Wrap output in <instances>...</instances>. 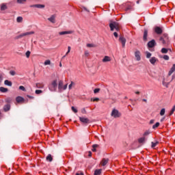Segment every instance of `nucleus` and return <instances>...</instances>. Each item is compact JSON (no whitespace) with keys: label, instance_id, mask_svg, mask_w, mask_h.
<instances>
[{"label":"nucleus","instance_id":"1","mask_svg":"<svg viewBox=\"0 0 175 175\" xmlns=\"http://www.w3.org/2000/svg\"><path fill=\"white\" fill-rule=\"evenodd\" d=\"M159 41L163 44V46H168L170 44V40H169V36L167 33H163L159 38Z\"/></svg>","mask_w":175,"mask_h":175},{"label":"nucleus","instance_id":"2","mask_svg":"<svg viewBox=\"0 0 175 175\" xmlns=\"http://www.w3.org/2000/svg\"><path fill=\"white\" fill-rule=\"evenodd\" d=\"M109 27L111 31H114V29H116V31H118L120 29H121V25H120V23L117 22L111 23L109 24Z\"/></svg>","mask_w":175,"mask_h":175},{"label":"nucleus","instance_id":"3","mask_svg":"<svg viewBox=\"0 0 175 175\" xmlns=\"http://www.w3.org/2000/svg\"><path fill=\"white\" fill-rule=\"evenodd\" d=\"M57 87H58V83H57V79L53 80L51 83V84H49V88L50 91H52V92L57 91Z\"/></svg>","mask_w":175,"mask_h":175},{"label":"nucleus","instance_id":"4","mask_svg":"<svg viewBox=\"0 0 175 175\" xmlns=\"http://www.w3.org/2000/svg\"><path fill=\"white\" fill-rule=\"evenodd\" d=\"M68 88V84L64 85V81H59L58 83V90L59 92L66 90Z\"/></svg>","mask_w":175,"mask_h":175},{"label":"nucleus","instance_id":"5","mask_svg":"<svg viewBox=\"0 0 175 175\" xmlns=\"http://www.w3.org/2000/svg\"><path fill=\"white\" fill-rule=\"evenodd\" d=\"M111 116V117H113L114 118H120V117H121V113H120V111H118V110L114 109L112 110Z\"/></svg>","mask_w":175,"mask_h":175},{"label":"nucleus","instance_id":"6","mask_svg":"<svg viewBox=\"0 0 175 175\" xmlns=\"http://www.w3.org/2000/svg\"><path fill=\"white\" fill-rule=\"evenodd\" d=\"M79 121H81L83 125H88V124L91 123V121L88 118L79 117Z\"/></svg>","mask_w":175,"mask_h":175},{"label":"nucleus","instance_id":"7","mask_svg":"<svg viewBox=\"0 0 175 175\" xmlns=\"http://www.w3.org/2000/svg\"><path fill=\"white\" fill-rule=\"evenodd\" d=\"M119 42L122 43V47L124 49V47H125V43H126V39H125L124 36H120L119 38Z\"/></svg>","mask_w":175,"mask_h":175},{"label":"nucleus","instance_id":"8","mask_svg":"<svg viewBox=\"0 0 175 175\" xmlns=\"http://www.w3.org/2000/svg\"><path fill=\"white\" fill-rule=\"evenodd\" d=\"M147 38H148V30H147V29H145L144 30V36H143L144 42H147L148 40Z\"/></svg>","mask_w":175,"mask_h":175},{"label":"nucleus","instance_id":"9","mask_svg":"<svg viewBox=\"0 0 175 175\" xmlns=\"http://www.w3.org/2000/svg\"><path fill=\"white\" fill-rule=\"evenodd\" d=\"M155 40H152L151 41L148 42V47L149 49H152V47H155Z\"/></svg>","mask_w":175,"mask_h":175},{"label":"nucleus","instance_id":"10","mask_svg":"<svg viewBox=\"0 0 175 175\" xmlns=\"http://www.w3.org/2000/svg\"><path fill=\"white\" fill-rule=\"evenodd\" d=\"M154 32H156L157 35H161V33L163 32V30L159 27H154Z\"/></svg>","mask_w":175,"mask_h":175},{"label":"nucleus","instance_id":"11","mask_svg":"<svg viewBox=\"0 0 175 175\" xmlns=\"http://www.w3.org/2000/svg\"><path fill=\"white\" fill-rule=\"evenodd\" d=\"M135 58H136L137 61H140V59H142V57H140V51H135Z\"/></svg>","mask_w":175,"mask_h":175},{"label":"nucleus","instance_id":"12","mask_svg":"<svg viewBox=\"0 0 175 175\" xmlns=\"http://www.w3.org/2000/svg\"><path fill=\"white\" fill-rule=\"evenodd\" d=\"M108 162H109V159H103L100 162V165L102 166H106V165H107Z\"/></svg>","mask_w":175,"mask_h":175},{"label":"nucleus","instance_id":"13","mask_svg":"<svg viewBox=\"0 0 175 175\" xmlns=\"http://www.w3.org/2000/svg\"><path fill=\"white\" fill-rule=\"evenodd\" d=\"M16 100L17 102V103H24V98L21 97V96H18L16 98Z\"/></svg>","mask_w":175,"mask_h":175},{"label":"nucleus","instance_id":"14","mask_svg":"<svg viewBox=\"0 0 175 175\" xmlns=\"http://www.w3.org/2000/svg\"><path fill=\"white\" fill-rule=\"evenodd\" d=\"M73 31H60L59 32V35L62 36V35H69L72 33Z\"/></svg>","mask_w":175,"mask_h":175},{"label":"nucleus","instance_id":"15","mask_svg":"<svg viewBox=\"0 0 175 175\" xmlns=\"http://www.w3.org/2000/svg\"><path fill=\"white\" fill-rule=\"evenodd\" d=\"M102 61L103 62H110V61H111V57L109 56H105Z\"/></svg>","mask_w":175,"mask_h":175},{"label":"nucleus","instance_id":"16","mask_svg":"<svg viewBox=\"0 0 175 175\" xmlns=\"http://www.w3.org/2000/svg\"><path fill=\"white\" fill-rule=\"evenodd\" d=\"M174 72H175V64H173L172 67L171 68L170 70L168 72V76H172V75Z\"/></svg>","mask_w":175,"mask_h":175},{"label":"nucleus","instance_id":"17","mask_svg":"<svg viewBox=\"0 0 175 175\" xmlns=\"http://www.w3.org/2000/svg\"><path fill=\"white\" fill-rule=\"evenodd\" d=\"M45 5L43 4H36L33 5V8H37L38 9H43Z\"/></svg>","mask_w":175,"mask_h":175},{"label":"nucleus","instance_id":"18","mask_svg":"<svg viewBox=\"0 0 175 175\" xmlns=\"http://www.w3.org/2000/svg\"><path fill=\"white\" fill-rule=\"evenodd\" d=\"M157 61H158V59L155 57L150 59V62L152 64V65H155V62H157Z\"/></svg>","mask_w":175,"mask_h":175},{"label":"nucleus","instance_id":"19","mask_svg":"<svg viewBox=\"0 0 175 175\" xmlns=\"http://www.w3.org/2000/svg\"><path fill=\"white\" fill-rule=\"evenodd\" d=\"M49 21H51V23H55V15H52L51 17L48 18Z\"/></svg>","mask_w":175,"mask_h":175},{"label":"nucleus","instance_id":"20","mask_svg":"<svg viewBox=\"0 0 175 175\" xmlns=\"http://www.w3.org/2000/svg\"><path fill=\"white\" fill-rule=\"evenodd\" d=\"M4 111H9L10 110V104H7L3 107Z\"/></svg>","mask_w":175,"mask_h":175},{"label":"nucleus","instance_id":"21","mask_svg":"<svg viewBox=\"0 0 175 175\" xmlns=\"http://www.w3.org/2000/svg\"><path fill=\"white\" fill-rule=\"evenodd\" d=\"M46 161L48 162H53V156H51V154H48V156L46 158Z\"/></svg>","mask_w":175,"mask_h":175},{"label":"nucleus","instance_id":"22","mask_svg":"<svg viewBox=\"0 0 175 175\" xmlns=\"http://www.w3.org/2000/svg\"><path fill=\"white\" fill-rule=\"evenodd\" d=\"M98 147H99V145H98V144H94V145L92 146V151L93 152H96V148H98Z\"/></svg>","mask_w":175,"mask_h":175},{"label":"nucleus","instance_id":"23","mask_svg":"<svg viewBox=\"0 0 175 175\" xmlns=\"http://www.w3.org/2000/svg\"><path fill=\"white\" fill-rule=\"evenodd\" d=\"M33 33H35V31H29V32H26V33H22L23 36H27L28 35H33Z\"/></svg>","mask_w":175,"mask_h":175},{"label":"nucleus","instance_id":"24","mask_svg":"<svg viewBox=\"0 0 175 175\" xmlns=\"http://www.w3.org/2000/svg\"><path fill=\"white\" fill-rule=\"evenodd\" d=\"M36 87L37 88H43V87H44V84L42 83H37L36 84Z\"/></svg>","mask_w":175,"mask_h":175},{"label":"nucleus","instance_id":"25","mask_svg":"<svg viewBox=\"0 0 175 175\" xmlns=\"http://www.w3.org/2000/svg\"><path fill=\"white\" fill-rule=\"evenodd\" d=\"M102 174V170L100 169V170H96L94 171V175H100Z\"/></svg>","mask_w":175,"mask_h":175},{"label":"nucleus","instance_id":"26","mask_svg":"<svg viewBox=\"0 0 175 175\" xmlns=\"http://www.w3.org/2000/svg\"><path fill=\"white\" fill-rule=\"evenodd\" d=\"M4 83L5 85H8L9 87H12V81H10L9 80H5L4 81Z\"/></svg>","mask_w":175,"mask_h":175},{"label":"nucleus","instance_id":"27","mask_svg":"<svg viewBox=\"0 0 175 175\" xmlns=\"http://www.w3.org/2000/svg\"><path fill=\"white\" fill-rule=\"evenodd\" d=\"M6 9H8V5L5 3L1 4V10H6Z\"/></svg>","mask_w":175,"mask_h":175},{"label":"nucleus","instance_id":"28","mask_svg":"<svg viewBox=\"0 0 175 175\" xmlns=\"http://www.w3.org/2000/svg\"><path fill=\"white\" fill-rule=\"evenodd\" d=\"M8 89L3 87H0V92H8Z\"/></svg>","mask_w":175,"mask_h":175},{"label":"nucleus","instance_id":"29","mask_svg":"<svg viewBox=\"0 0 175 175\" xmlns=\"http://www.w3.org/2000/svg\"><path fill=\"white\" fill-rule=\"evenodd\" d=\"M167 51H169V49H166V48H163L161 49V53L163 54H167Z\"/></svg>","mask_w":175,"mask_h":175},{"label":"nucleus","instance_id":"30","mask_svg":"<svg viewBox=\"0 0 175 175\" xmlns=\"http://www.w3.org/2000/svg\"><path fill=\"white\" fill-rule=\"evenodd\" d=\"M139 143H144L146 142V138L145 137H141L138 139Z\"/></svg>","mask_w":175,"mask_h":175},{"label":"nucleus","instance_id":"31","mask_svg":"<svg viewBox=\"0 0 175 175\" xmlns=\"http://www.w3.org/2000/svg\"><path fill=\"white\" fill-rule=\"evenodd\" d=\"M157 144H159V142H158V141H157L156 142H152V148H155V146H156Z\"/></svg>","mask_w":175,"mask_h":175},{"label":"nucleus","instance_id":"32","mask_svg":"<svg viewBox=\"0 0 175 175\" xmlns=\"http://www.w3.org/2000/svg\"><path fill=\"white\" fill-rule=\"evenodd\" d=\"M44 65H51V61L50 59H47L44 62Z\"/></svg>","mask_w":175,"mask_h":175},{"label":"nucleus","instance_id":"33","mask_svg":"<svg viewBox=\"0 0 175 175\" xmlns=\"http://www.w3.org/2000/svg\"><path fill=\"white\" fill-rule=\"evenodd\" d=\"M16 21H17V23H23V17L18 16V17L16 18Z\"/></svg>","mask_w":175,"mask_h":175},{"label":"nucleus","instance_id":"34","mask_svg":"<svg viewBox=\"0 0 175 175\" xmlns=\"http://www.w3.org/2000/svg\"><path fill=\"white\" fill-rule=\"evenodd\" d=\"M165 108H163L161 111H160V116H165Z\"/></svg>","mask_w":175,"mask_h":175},{"label":"nucleus","instance_id":"35","mask_svg":"<svg viewBox=\"0 0 175 175\" xmlns=\"http://www.w3.org/2000/svg\"><path fill=\"white\" fill-rule=\"evenodd\" d=\"M175 111V105L173 106L170 113V116H172L173 114V113H174Z\"/></svg>","mask_w":175,"mask_h":175},{"label":"nucleus","instance_id":"36","mask_svg":"<svg viewBox=\"0 0 175 175\" xmlns=\"http://www.w3.org/2000/svg\"><path fill=\"white\" fill-rule=\"evenodd\" d=\"M17 3H25L27 2V0H17Z\"/></svg>","mask_w":175,"mask_h":175},{"label":"nucleus","instance_id":"37","mask_svg":"<svg viewBox=\"0 0 175 175\" xmlns=\"http://www.w3.org/2000/svg\"><path fill=\"white\" fill-rule=\"evenodd\" d=\"M73 85H75V82L71 81L70 84L68 86L69 90H72V87H73Z\"/></svg>","mask_w":175,"mask_h":175},{"label":"nucleus","instance_id":"38","mask_svg":"<svg viewBox=\"0 0 175 175\" xmlns=\"http://www.w3.org/2000/svg\"><path fill=\"white\" fill-rule=\"evenodd\" d=\"M159 126V122H157L154 125L152 126V129H155L156 128H158Z\"/></svg>","mask_w":175,"mask_h":175},{"label":"nucleus","instance_id":"39","mask_svg":"<svg viewBox=\"0 0 175 175\" xmlns=\"http://www.w3.org/2000/svg\"><path fill=\"white\" fill-rule=\"evenodd\" d=\"M87 47H96V45L94 44H87Z\"/></svg>","mask_w":175,"mask_h":175},{"label":"nucleus","instance_id":"40","mask_svg":"<svg viewBox=\"0 0 175 175\" xmlns=\"http://www.w3.org/2000/svg\"><path fill=\"white\" fill-rule=\"evenodd\" d=\"M100 91V88H96L94 90V94H98Z\"/></svg>","mask_w":175,"mask_h":175},{"label":"nucleus","instance_id":"41","mask_svg":"<svg viewBox=\"0 0 175 175\" xmlns=\"http://www.w3.org/2000/svg\"><path fill=\"white\" fill-rule=\"evenodd\" d=\"M29 55H31V51H27L26 52V57H27V58H29Z\"/></svg>","mask_w":175,"mask_h":175},{"label":"nucleus","instance_id":"42","mask_svg":"<svg viewBox=\"0 0 175 175\" xmlns=\"http://www.w3.org/2000/svg\"><path fill=\"white\" fill-rule=\"evenodd\" d=\"M10 75H11V76H14L16 75V71L10 70Z\"/></svg>","mask_w":175,"mask_h":175},{"label":"nucleus","instance_id":"43","mask_svg":"<svg viewBox=\"0 0 175 175\" xmlns=\"http://www.w3.org/2000/svg\"><path fill=\"white\" fill-rule=\"evenodd\" d=\"M42 92H43L42 90H36V94L37 95H39V94H42Z\"/></svg>","mask_w":175,"mask_h":175},{"label":"nucleus","instance_id":"44","mask_svg":"<svg viewBox=\"0 0 175 175\" xmlns=\"http://www.w3.org/2000/svg\"><path fill=\"white\" fill-rule=\"evenodd\" d=\"M163 59H165V61H169V56L167 55H164Z\"/></svg>","mask_w":175,"mask_h":175},{"label":"nucleus","instance_id":"45","mask_svg":"<svg viewBox=\"0 0 175 175\" xmlns=\"http://www.w3.org/2000/svg\"><path fill=\"white\" fill-rule=\"evenodd\" d=\"M82 114H87V111L85 110V108H83L81 109Z\"/></svg>","mask_w":175,"mask_h":175},{"label":"nucleus","instance_id":"46","mask_svg":"<svg viewBox=\"0 0 175 175\" xmlns=\"http://www.w3.org/2000/svg\"><path fill=\"white\" fill-rule=\"evenodd\" d=\"M85 57H90V52H88V51H85Z\"/></svg>","mask_w":175,"mask_h":175},{"label":"nucleus","instance_id":"47","mask_svg":"<svg viewBox=\"0 0 175 175\" xmlns=\"http://www.w3.org/2000/svg\"><path fill=\"white\" fill-rule=\"evenodd\" d=\"M72 111H74V113H77V109L76 108H75V107H71Z\"/></svg>","mask_w":175,"mask_h":175},{"label":"nucleus","instance_id":"48","mask_svg":"<svg viewBox=\"0 0 175 175\" xmlns=\"http://www.w3.org/2000/svg\"><path fill=\"white\" fill-rule=\"evenodd\" d=\"M19 90H21V91H25V88L24 86H20Z\"/></svg>","mask_w":175,"mask_h":175},{"label":"nucleus","instance_id":"49","mask_svg":"<svg viewBox=\"0 0 175 175\" xmlns=\"http://www.w3.org/2000/svg\"><path fill=\"white\" fill-rule=\"evenodd\" d=\"M70 46H68V51H67V53H66V55H68V54H69L70 53Z\"/></svg>","mask_w":175,"mask_h":175},{"label":"nucleus","instance_id":"50","mask_svg":"<svg viewBox=\"0 0 175 175\" xmlns=\"http://www.w3.org/2000/svg\"><path fill=\"white\" fill-rule=\"evenodd\" d=\"M23 34H21V35L16 36V37L15 38V39H20V38H23Z\"/></svg>","mask_w":175,"mask_h":175},{"label":"nucleus","instance_id":"51","mask_svg":"<svg viewBox=\"0 0 175 175\" xmlns=\"http://www.w3.org/2000/svg\"><path fill=\"white\" fill-rule=\"evenodd\" d=\"M146 57H147L148 58H150V57H151V53H150V52H148V53H146Z\"/></svg>","mask_w":175,"mask_h":175},{"label":"nucleus","instance_id":"52","mask_svg":"<svg viewBox=\"0 0 175 175\" xmlns=\"http://www.w3.org/2000/svg\"><path fill=\"white\" fill-rule=\"evenodd\" d=\"M148 135H150V131H146V132L144 133V136H148Z\"/></svg>","mask_w":175,"mask_h":175},{"label":"nucleus","instance_id":"53","mask_svg":"<svg viewBox=\"0 0 175 175\" xmlns=\"http://www.w3.org/2000/svg\"><path fill=\"white\" fill-rule=\"evenodd\" d=\"M93 102H99V98H95L93 99Z\"/></svg>","mask_w":175,"mask_h":175},{"label":"nucleus","instance_id":"54","mask_svg":"<svg viewBox=\"0 0 175 175\" xmlns=\"http://www.w3.org/2000/svg\"><path fill=\"white\" fill-rule=\"evenodd\" d=\"M113 36H115V38H118V33L117 32H114Z\"/></svg>","mask_w":175,"mask_h":175},{"label":"nucleus","instance_id":"55","mask_svg":"<svg viewBox=\"0 0 175 175\" xmlns=\"http://www.w3.org/2000/svg\"><path fill=\"white\" fill-rule=\"evenodd\" d=\"M27 98H29V99H33V96L29 95H27Z\"/></svg>","mask_w":175,"mask_h":175},{"label":"nucleus","instance_id":"56","mask_svg":"<svg viewBox=\"0 0 175 175\" xmlns=\"http://www.w3.org/2000/svg\"><path fill=\"white\" fill-rule=\"evenodd\" d=\"M88 157H92V152L91 151L88 152Z\"/></svg>","mask_w":175,"mask_h":175},{"label":"nucleus","instance_id":"57","mask_svg":"<svg viewBox=\"0 0 175 175\" xmlns=\"http://www.w3.org/2000/svg\"><path fill=\"white\" fill-rule=\"evenodd\" d=\"M154 122H155V120H151L150 121V124H154Z\"/></svg>","mask_w":175,"mask_h":175},{"label":"nucleus","instance_id":"58","mask_svg":"<svg viewBox=\"0 0 175 175\" xmlns=\"http://www.w3.org/2000/svg\"><path fill=\"white\" fill-rule=\"evenodd\" d=\"M83 9H84V10H85L86 12H90V10H89L88 9H87V8L83 7Z\"/></svg>","mask_w":175,"mask_h":175},{"label":"nucleus","instance_id":"59","mask_svg":"<svg viewBox=\"0 0 175 175\" xmlns=\"http://www.w3.org/2000/svg\"><path fill=\"white\" fill-rule=\"evenodd\" d=\"M76 175H84V174L83 172H80V173H77Z\"/></svg>","mask_w":175,"mask_h":175},{"label":"nucleus","instance_id":"60","mask_svg":"<svg viewBox=\"0 0 175 175\" xmlns=\"http://www.w3.org/2000/svg\"><path fill=\"white\" fill-rule=\"evenodd\" d=\"M2 81V75H0V83Z\"/></svg>","mask_w":175,"mask_h":175},{"label":"nucleus","instance_id":"61","mask_svg":"<svg viewBox=\"0 0 175 175\" xmlns=\"http://www.w3.org/2000/svg\"><path fill=\"white\" fill-rule=\"evenodd\" d=\"M130 9H131V7L126 8V11H128V10H129Z\"/></svg>","mask_w":175,"mask_h":175},{"label":"nucleus","instance_id":"62","mask_svg":"<svg viewBox=\"0 0 175 175\" xmlns=\"http://www.w3.org/2000/svg\"><path fill=\"white\" fill-rule=\"evenodd\" d=\"M142 100H143V102L147 103V99H144V98Z\"/></svg>","mask_w":175,"mask_h":175},{"label":"nucleus","instance_id":"63","mask_svg":"<svg viewBox=\"0 0 175 175\" xmlns=\"http://www.w3.org/2000/svg\"><path fill=\"white\" fill-rule=\"evenodd\" d=\"M137 3H140V0L137 1Z\"/></svg>","mask_w":175,"mask_h":175},{"label":"nucleus","instance_id":"64","mask_svg":"<svg viewBox=\"0 0 175 175\" xmlns=\"http://www.w3.org/2000/svg\"><path fill=\"white\" fill-rule=\"evenodd\" d=\"M174 79H175V75H173V76H172V80H173Z\"/></svg>","mask_w":175,"mask_h":175}]
</instances>
